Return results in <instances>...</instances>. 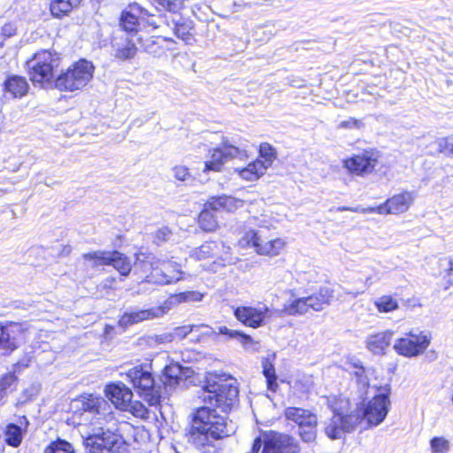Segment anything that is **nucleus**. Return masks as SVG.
Instances as JSON below:
<instances>
[{
    "mask_svg": "<svg viewBox=\"0 0 453 453\" xmlns=\"http://www.w3.org/2000/svg\"><path fill=\"white\" fill-rule=\"evenodd\" d=\"M379 391L367 403L355 407L342 395L327 396L326 406L333 415L323 422L325 434L331 440H337L357 427L369 429L380 425L390 410V388L386 385Z\"/></svg>",
    "mask_w": 453,
    "mask_h": 453,
    "instance_id": "nucleus-1",
    "label": "nucleus"
},
{
    "mask_svg": "<svg viewBox=\"0 0 453 453\" xmlns=\"http://www.w3.org/2000/svg\"><path fill=\"white\" fill-rule=\"evenodd\" d=\"M82 409L90 417V429L82 434L88 453H115L120 439L114 433L117 418L111 404L93 395L83 396Z\"/></svg>",
    "mask_w": 453,
    "mask_h": 453,
    "instance_id": "nucleus-2",
    "label": "nucleus"
},
{
    "mask_svg": "<svg viewBox=\"0 0 453 453\" xmlns=\"http://www.w3.org/2000/svg\"><path fill=\"white\" fill-rule=\"evenodd\" d=\"M233 424L211 406L198 408L189 430V441L205 453L215 452V441L230 435Z\"/></svg>",
    "mask_w": 453,
    "mask_h": 453,
    "instance_id": "nucleus-3",
    "label": "nucleus"
},
{
    "mask_svg": "<svg viewBox=\"0 0 453 453\" xmlns=\"http://www.w3.org/2000/svg\"><path fill=\"white\" fill-rule=\"evenodd\" d=\"M238 395L236 380L229 378L226 374L210 373L199 398L204 403L217 406L226 412L237 403Z\"/></svg>",
    "mask_w": 453,
    "mask_h": 453,
    "instance_id": "nucleus-4",
    "label": "nucleus"
},
{
    "mask_svg": "<svg viewBox=\"0 0 453 453\" xmlns=\"http://www.w3.org/2000/svg\"><path fill=\"white\" fill-rule=\"evenodd\" d=\"M95 66L92 62L80 59L62 72L54 81V87L60 91L82 90L92 81Z\"/></svg>",
    "mask_w": 453,
    "mask_h": 453,
    "instance_id": "nucleus-5",
    "label": "nucleus"
},
{
    "mask_svg": "<svg viewBox=\"0 0 453 453\" xmlns=\"http://www.w3.org/2000/svg\"><path fill=\"white\" fill-rule=\"evenodd\" d=\"M238 243L241 248H250L259 256L270 257L279 256L287 245L283 238L271 236L265 229L246 230L240 237Z\"/></svg>",
    "mask_w": 453,
    "mask_h": 453,
    "instance_id": "nucleus-6",
    "label": "nucleus"
},
{
    "mask_svg": "<svg viewBox=\"0 0 453 453\" xmlns=\"http://www.w3.org/2000/svg\"><path fill=\"white\" fill-rule=\"evenodd\" d=\"M60 58L58 53L42 50L27 62L30 80L41 85L50 84L53 71L58 67Z\"/></svg>",
    "mask_w": 453,
    "mask_h": 453,
    "instance_id": "nucleus-7",
    "label": "nucleus"
},
{
    "mask_svg": "<svg viewBox=\"0 0 453 453\" xmlns=\"http://www.w3.org/2000/svg\"><path fill=\"white\" fill-rule=\"evenodd\" d=\"M297 448L294 438L271 431L254 440L250 453H296Z\"/></svg>",
    "mask_w": 453,
    "mask_h": 453,
    "instance_id": "nucleus-8",
    "label": "nucleus"
},
{
    "mask_svg": "<svg viewBox=\"0 0 453 453\" xmlns=\"http://www.w3.org/2000/svg\"><path fill=\"white\" fill-rule=\"evenodd\" d=\"M432 336L428 332L411 329L395 341L394 349L405 357H416L425 353L431 343Z\"/></svg>",
    "mask_w": 453,
    "mask_h": 453,
    "instance_id": "nucleus-9",
    "label": "nucleus"
},
{
    "mask_svg": "<svg viewBox=\"0 0 453 453\" xmlns=\"http://www.w3.org/2000/svg\"><path fill=\"white\" fill-rule=\"evenodd\" d=\"M127 377L141 397L150 406L157 405L159 403V391L155 387L154 378L149 370L142 365H137L127 372Z\"/></svg>",
    "mask_w": 453,
    "mask_h": 453,
    "instance_id": "nucleus-10",
    "label": "nucleus"
},
{
    "mask_svg": "<svg viewBox=\"0 0 453 453\" xmlns=\"http://www.w3.org/2000/svg\"><path fill=\"white\" fill-rule=\"evenodd\" d=\"M285 417L298 425L299 434L305 442H312L317 437V416L309 410L288 407L285 411Z\"/></svg>",
    "mask_w": 453,
    "mask_h": 453,
    "instance_id": "nucleus-11",
    "label": "nucleus"
},
{
    "mask_svg": "<svg viewBox=\"0 0 453 453\" xmlns=\"http://www.w3.org/2000/svg\"><path fill=\"white\" fill-rule=\"evenodd\" d=\"M85 260L92 262V266L111 265L121 275L127 276L131 271V262L119 251H94L83 255Z\"/></svg>",
    "mask_w": 453,
    "mask_h": 453,
    "instance_id": "nucleus-12",
    "label": "nucleus"
},
{
    "mask_svg": "<svg viewBox=\"0 0 453 453\" xmlns=\"http://www.w3.org/2000/svg\"><path fill=\"white\" fill-rule=\"evenodd\" d=\"M181 274L180 265L177 263L157 258L150 273L146 275V282L171 284L180 280Z\"/></svg>",
    "mask_w": 453,
    "mask_h": 453,
    "instance_id": "nucleus-13",
    "label": "nucleus"
},
{
    "mask_svg": "<svg viewBox=\"0 0 453 453\" xmlns=\"http://www.w3.org/2000/svg\"><path fill=\"white\" fill-rule=\"evenodd\" d=\"M142 20L146 21L153 29L160 27V24L156 21L154 15L150 14L147 10L137 4L129 5L128 10L122 12L120 26L127 32H134L137 30Z\"/></svg>",
    "mask_w": 453,
    "mask_h": 453,
    "instance_id": "nucleus-14",
    "label": "nucleus"
},
{
    "mask_svg": "<svg viewBox=\"0 0 453 453\" xmlns=\"http://www.w3.org/2000/svg\"><path fill=\"white\" fill-rule=\"evenodd\" d=\"M235 319L246 326L258 328L266 324L271 317L270 308L263 304L262 306H238L234 311Z\"/></svg>",
    "mask_w": 453,
    "mask_h": 453,
    "instance_id": "nucleus-15",
    "label": "nucleus"
},
{
    "mask_svg": "<svg viewBox=\"0 0 453 453\" xmlns=\"http://www.w3.org/2000/svg\"><path fill=\"white\" fill-rule=\"evenodd\" d=\"M379 152L364 150L360 154L344 160L343 165L348 171L358 176H365L374 172L379 160Z\"/></svg>",
    "mask_w": 453,
    "mask_h": 453,
    "instance_id": "nucleus-16",
    "label": "nucleus"
},
{
    "mask_svg": "<svg viewBox=\"0 0 453 453\" xmlns=\"http://www.w3.org/2000/svg\"><path fill=\"white\" fill-rule=\"evenodd\" d=\"M21 327L15 323L0 322V355L12 353L18 348V337Z\"/></svg>",
    "mask_w": 453,
    "mask_h": 453,
    "instance_id": "nucleus-17",
    "label": "nucleus"
},
{
    "mask_svg": "<svg viewBox=\"0 0 453 453\" xmlns=\"http://www.w3.org/2000/svg\"><path fill=\"white\" fill-rule=\"evenodd\" d=\"M169 310H170L169 306L161 305V306L154 307V308L148 309V310H141V311H134L125 312L121 316L119 323L121 326L127 327V326H129L131 325H134V324L144 321V320L153 319L156 318H161Z\"/></svg>",
    "mask_w": 453,
    "mask_h": 453,
    "instance_id": "nucleus-18",
    "label": "nucleus"
},
{
    "mask_svg": "<svg viewBox=\"0 0 453 453\" xmlns=\"http://www.w3.org/2000/svg\"><path fill=\"white\" fill-rule=\"evenodd\" d=\"M414 194L412 192L404 191L403 193L393 196L384 203L380 204L382 214H401L405 212L414 201Z\"/></svg>",
    "mask_w": 453,
    "mask_h": 453,
    "instance_id": "nucleus-19",
    "label": "nucleus"
},
{
    "mask_svg": "<svg viewBox=\"0 0 453 453\" xmlns=\"http://www.w3.org/2000/svg\"><path fill=\"white\" fill-rule=\"evenodd\" d=\"M105 394L111 402L119 410H127L130 405V401L133 397V393L123 383H114L106 386Z\"/></svg>",
    "mask_w": 453,
    "mask_h": 453,
    "instance_id": "nucleus-20",
    "label": "nucleus"
},
{
    "mask_svg": "<svg viewBox=\"0 0 453 453\" xmlns=\"http://www.w3.org/2000/svg\"><path fill=\"white\" fill-rule=\"evenodd\" d=\"M243 204L244 202L242 200L224 195L217 197H211L207 201L206 208H210L212 211L234 212L239 208H242Z\"/></svg>",
    "mask_w": 453,
    "mask_h": 453,
    "instance_id": "nucleus-21",
    "label": "nucleus"
},
{
    "mask_svg": "<svg viewBox=\"0 0 453 453\" xmlns=\"http://www.w3.org/2000/svg\"><path fill=\"white\" fill-rule=\"evenodd\" d=\"M189 369L179 364H172L165 368L163 382L166 388L173 389L184 379L189 376Z\"/></svg>",
    "mask_w": 453,
    "mask_h": 453,
    "instance_id": "nucleus-22",
    "label": "nucleus"
},
{
    "mask_svg": "<svg viewBox=\"0 0 453 453\" xmlns=\"http://www.w3.org/2000/svg\"><path fill=\"white\" fill-rule=\"evenodd\" d=\"M393 334L392 331L388 330L369 335L366 340V346L372 353L382 354L389 346Z\"/></svg>",
    "mask_w": 453,
    "mask_h": 453,
    "instance_id": "nucleus-23",
    "label": "nucleus"
},
{
    "mask_svg": "<svg viewBox=\"0 0 453 453\" xmlns=\"http://www.w3.org/2000/svg\"><path fill=\"white\" fill-rule=\"evenodd\" d=\"M332 297L333 290L328 287H322L318 292L306 296V299L311 310L319 311L330 303Z\"/></svg>",
    "mask_w": 453,
    "mask_h": 453,
    "instance_id": "nucleus-24",
    "label": "nucleus"
},
{
    "mask_svg": "<svg viewBox=\"0 0 453 453\" xmlns=\"http://www.w3.org/2000/svg\"><path fill=\"white\" fill-rule=\"evenodd\" d=\"M264 165L257 159L243 168H234V172L245 181H256L265 173Z\"/></svg>",
    "mask_w": 453,
    "mask_h": 453,
    "instance_id": "nucleus-25",
    "label": "nucleus"
},
{
    "mask_svg": "<svg viewBox=\"0 0 453 453\" xmlns=\"http://www.w3.org/2000/svg\"><path fill=\"white\" fill-rule=\"evenodd\" d=\"M4 90L12 97H22L28 90V83L24 77L14 75L5 81Z\"/></svg>",
    "mask_w": 453,
    "mask_h": 453,
    "instance_id": "nucleus-26",
    "label": "nucleus"
},
{
    "mask_svg": "<svg viewBox=\"0 0 453 453\" xmlns=\"http://www.w3.org/2000/svg\"><path fill=\"white\" fill-rule=\"evenodd\" d=\"M226 162L227 161L225 158L220 147L211 149L209 150V158L204 162L203 173H208L209 172H220Z\"/></svg>",
    "mask_w": 453,
    "mask_h": 453,
    "instance_id": "nucleus-27",
    "label": "nucleus"
},
{
    "mask_svg": "<svg viewBox=\"0 0 453 453\" xmlns=\"http://www.w3.org/2000/svg\"><path fill=\"white\" fill-rule=\"evenodd\" d=\"M220 149L222 150L226 161L234 158L243 160L249 157L247 145L245 144L240 143L238 146H236L231 143L229 141L225 140L222 142Z\"/></svg>",
    "mask_w": 453,
    "mask_h": 453,
    "instance_id": "nucleus-28",
    "label": "nucleus"
},
{
    "mask_svg": "<svg viewBox=\"0 0 453 453\" xmlns=\"http://www.w3.org/2000/svg\"><path fill=\"white\" fill-rule=\"evenodd\" d=\"M311 310L306 297H299L289 300L283 305L282 311L288 316H302Z\"/></svg>",
    "mask_w": 453,
    "mask_h": 453,
    "instance_id": "nucleus-29",
    "label": "nucleus"
},
{
    "mask_svg": "<svg viewBox=\"0 0 453 453\" xmlns=\"http://www.w3.org/2000/svg\"><path fill=\"white\" fill-rule=\"evenodd\" d=\"M157 257L151 253H137L135 255L134 270L141 273L142 276L149 275L154 265H156Z\"/></svg>",
    "mask_w": 453,
    "mask_h": 453,
    "instance_id": "nucleus-30",
    "label": "nucleus"
},
{
    "mask_svg": "<svg viewBox=\"0 0 453 453\" xmlns=\"http://www.w3.org/2000/svg\"><path fill=\"white\" fill-rule=\"evenodd\" d=\"M81 0H52L50 12L53 16L60 18L68 14L73 8L81 4Z\"/></svg>",
    "mask_w": 453,
    "mask_h": 453,
    "instance_id": "nucleus-31",
    "label": "nucleus"
},
{
    "mask_svg": "<svg viewBox=\"0 0 453 453\" xmlns=\"http://www.w3.org/2000/svg\"><path fill=\"white\" fill-rule=\"evenodd\" d=\"M203 297V294L198 291H186L171 296L166 302H165L163 306H169L171 308L172 304L198 302L201 301Z\"/></svg>",
    "mask_w": 453,
    "mask_h": 453,
    "instance_id": "nucleus-32",
    "label": "nucleus"
},
{
    "mask_svg": "<svg viewBox=\"0 0 453 453\" xmlns=\"http://www.w3.org/2000/svg\"><path fill=\"white\" fill-rule=\"evenodd\" d=\"M373 303L380 313L392 312L399 308L398 300L389 295L377 297Z\"/></svg>",
    "mask_w": 453,
    "mask_h": 453,
    "instance_id": "nucleus-33",
    "label": "nucleus"
},
{
    "mask_svg": "<svg viewBox=\"0 0 453 453\" xmlns=\"http://www.w3.org/2000/svg\"><path fill=\"white\" fill-rule=\"evenodd\" d=\"M210 208H206L204 204V210L201 211L198 218V224L200 227L208 232L215 231L218 228V222L214 215L210 211Z\"/></svg>",
    "mask_w": 453,
    "mask_h": 453,
    "instance_id": "nucleus-34",
    "label": "nucleus"
},
{
    "mask_svg": "<svg viewBox=\"0 0 453 453\" xmlns=\"http://www.w3.org/2000/svg\"><path fill=\"white\" fill-rule=\"evenodd\" d=\"M137 51V48L134 42L126 39L122 43H117L115 50V57L125 60L133 58Z\"/></svg>",
    "mask_w": 453,
    "mask_h": 453,
    "instance_id": "nucleus-35",
    "label": "nucleus"
},
{
    "mask_svg": "<svg viewBox=\"0 0 453 453\" xmlns=\"http://www.w3.org/2000/svg\"><path fill=\"white\" fill-rule=\"evenodd\" d=\"M157 11L177 13L184 7V0H150Z\"/></svg>",
    "mask_w": 453,
    "mask_h": 453,
    "instance_id": "nucleus-36",
    "label": "nucleus"
},
{
    "mask_svg": "<svg viewBox=\"0 0 453 453\" xmlns=\"http://www.w3.org/2000/svg\"><path fill=\"white\" fill-rule=\"evenodd\" d=\"M4 441L12 447H18L22 441L21 427L14 424H9L5 428Z\"/></svg>",
    "mask_w": 453,
    "mask_h": 453,
    "instance_id": "nucleus-37",
    "label": "nucleus"
},
{
    "mask_svg": "<svg viewBox=\"0 0 453 453\" xmlns=\"http://www.w3.org/2000/svg\"><path fill=\"white\" fill-rule=\"evenodd\" d=\"M259 155L260 158H257V160L260 161L266 170L272 165L273 162L276 158V152L274 149L267 142H264L260 145Z\"/></svg>",
    "mask_w": 453,
    "mask_h": 453,
    "instance_id": "nucleus-38",
    "label": "nucleus"
},
{
    "mask_svg": "<svg viewBox=\"0 0 453 453\" xmlns=\"http://www.w3.org/2000/svg\"><path fill=\"white\" fill-rule=\"evenodd\" d=\"M263 373L264 376L266 378L268 389L273 392H275L278 388V383L273 365L268 361H264Z\"/></svg>",
    "mask_w": 453,
    "mask_h": 453,
    "instance_id": "nucleus-39",
    "label": "nucleus"
},
{
    "mask_svg": "<svg viewBox=\"0 0 453 453\" xmlns=\"http://www.w3.org/2000/svg\"><path fill=\"white\" fill-rule=\"evenodd\" d=\"M431 453H449L450 450V442L443 436H434L430 441Z\"/></svg>",
    "mask_w": 453,
    "mask_h": 453,
    "instance_id": "nucleus-40",
    "label": "nucleus"
},
{
    "mask_svg": "<svg viewBox=\"0 0 453 453\" xmlns=\"http://www.w3.org/2000/svg\"><path fill=\"white\" fill-rule=\"evenodd\" d=\"M44 453H74V449L68 441L57 440L46 447Z\"/></svg>",
    "mask_w": 453,
    "mask_h": 453,
    "instance_id": "nucleus-41",
    "label": "nucleus"
},
{
    "mask_svg": "<svg viewBox=\"0 0 453 453\" xmlns=\"http://www.w3.org/2000/svg\"><path fill=\"white\" fill-rule=\"evenodd\" d=\"M217 245L215 242H204L199 248L193 250L192 256L196 259H205L215 255Z\"/></svg>",
    "mask_w": 453,
    "mask_h": 453,
    "instance_id": "nucleus-42",
    "label": "nucleus"
},
{
    "mask_svg": "<svg viewBox=\"0 0 453 453\" xmlns=\"http://www.w3.org/2000/svg\"><path fill=\"white\" fill-rule=\"evenodd\" d=\"M130 411L134 417L145 419L148 418L149 412L146 407L139 401L132 402L130 401V405L127 410Z\"/></svg>",
    "mask_w": 453,
    "mask_h": 453,
    "instance_id": "nucleus-43",
    "label": "nucleus"
},
{
    "mask_svg": "<svg viewBox=\"0 0 453 453\" xmlns=\"http://www.w3.org/2000/svg\"><path fill=\"white\" fill-rule=\"evenodd\" d=\"M16 381V377L12 373L5 374L0 380V402L4 399L8 389H12V387Z\"/></svg>",
    "mask_w": 453,
    "mask_h": 453,
    "instance_id": "nucleus-44",
    "label": "nucleus"
},
{
    "mask_svg": "<svg viewBox=\"0 0 453 453\" xmlns=\"http://www.w3.org/2000/svg\"><path fill=\"white\" fill-rule=\"evenodd\" d=\"M191 26L188 23L174 22L173 31L177 37L188 41L190 37Z\"/></svg>",
    "mask_w": 453,
    "mask_h": 453,
    "instance_id": "nucleus-45",
    "label": "nucleus"
},
{
    "mask_svg": "<svg viewBox=\"0 0 453 453\" xmlns=\"http://www.w3.org/2000/svg\"><path fill=\"white\" fill-rule=\"evenodd\" d=\"M174 178L180 181H188L191 179L189 169L182 165H177L172 169Z\"/></svg>",
    "mask_w": 453,
    "mask_h": 453,
    "instance_id": "nucleus-46",
    "label": "nucleus"
},
{
    "mask_svg": "<svg viewBox=\"0 0 453 453\" xmlns=\"http://www.w3.org/2000/svg\"><path fill=\"white\" fill-rule=\"evenodd\" d=\"M441 153L449 152L453 154V136L440 138L436 141Z\"/></svg>",
    "mask_w": 453,
    "mask_h": 453,
    "instance_id": "nucleus-47",
    "label": "nucleus"
},
{
    "mask_svg": "<svg viewBox=\"0 0 453 453\" xmlns=\"http://www.w3.org/2000/svg\"><path fill=\"white\" fill-rule=\"evenodd\" d=\"M235 340H237L242 345V347L247 349L254 347V345L257 343L252 339L250 335L245 334L242 332H239V335H237Z\"/></svg>",
    "mask_w": 453,
    "mask_h": 453,
    "instance_id": "nucleus-48",
    "label": "nucleus"
},
{
    "mask_svg": "<svg viewBox=\"0 0 453 453\" xmlns=\"http://www.w3.org/2000/svg\"><path fill=\"white\" fill-rule=\"evenodd\" d=\"M340 127L342 128H357L360 129L364 127V123L359 120L356 119L354 118H349L347 120L342 121L339 125Z\"/></svg>",
    "mask_w": 453,
    "mask_h": 453,
    "instance_id": "nucleus-49",
    "label": "nucleus"
},
{
    "mask_svg": "<svg viewBox=\"0 0 453 453\" xmlns=\"http://www.w3.org/2000/svg\"><path fill=\"white\" fill-rule=\"evenodd\" d=\"M354 375L359 384H361L363 387L368 386V379L365 375V371L363 366H356Z\"/></svg>",
    "mask_w": 453,
    "mask_h": 453,
    "instance_id": "nucleus-50",
    "label": "nucleus"
},
{
    "mask_svg": "<svg viewBox=\"0 0 453 453\" xmlns=\"http://www.w3.org/2000/svg\"><path fill=\"white\" fill-rule=\"evenodd\" d=\"M350 211L358 212V213H362V214H366V213L382 214V208L380 207V205H379L377 207H366V208L358 206V207H353V209H350Z\"/></svg>",
    "mask_w": 453,
    "mask_h": 453,
    "instance_id": "nucleus-51",
    "label": "nucleus"
},
{
    "mask_svg": "<svg viewBox=\"0 0 453 453\" xmlns=\"http://www.w3.org/2000/svg\"><path fill=\"white\" fill-rule=\"evenodd\" d=\"M172 232L168 227H162L156 232V240L157 242H165L169 239Z\"/></svg>",
    "mask_w": 453,
    "mask_h": 453,
    "instance_id": "nucleus-52",
    "label": "nucleus"
},
{
    "mask_svg": "<svg viewBox=\"0 0 453 453\" xmlns=\"http://www.w3.org/2000/svg\"><path fill=\"white\" fill-rule=\"evenodd\" d=\"M218 332L220 334L226 335L230 339H235L237 335H239L240 331L229 329L226 326H220L218 328Z\"/></svg>",
    "mask_w": 453,
    "mask_h": 453,
    "instance_id": "nucleus-53",
    "label": "nucleus"
},
{
    "mask_svg": "<svg viewBox=\"0 0 453 453\" xmlns=\"http://www.w3.org/2000/svg\"><path fill=\"white\" fill-rule=\"evenodd\" d=\"M192 327H193L192 326H181V327H177L175 329V334L181 336V337H185L192 331Z\"/></svg>",
    "mask_w": 453,
    "mask_h": 453,
    "instance_id": "nucleus-54",
    "label": "nucleus"
},
{
    "mask_svg": "<svg viewBox=\"0 0 453 453\" xmlns=\"http://www.w3.org/2000/svg\"><path fill=\"white\" fill-rule=\"evenodd\" d=\"M16 29L12 25H5L2 28V34L4 36L10 37L15 34Z\"/></svg>",
    "mask_w": 453,
    "mask_h": 453,
    "instance_id": "nucleus-55",
    "label": "nucleus"
},
{
    "mask_svg": "<svg viewBox=\"0 0 453 453\" xmlns=\"http://www.w3.org/2000/svg\"><path fill=\"white\" fill-rule=\"evenodd\" d=\"M173 339V336L171 334H164L157 336V341L158 342H171Z\"/></svg>",
    "mask_w": 453,
    "mask_h": 453,
    "instance_id": "nucleus-56",
    "label": "nucleus"
},
{
    "mask_svg": "<svg viewBox=\"0 0 453 453\" xmlns=\"http://www.w3.org/2000/svg\"><path fill=\"white\" fill-rule=\"evenodd\" d=\"M303 390H309L310 388L312 386V380L311 376L304 375L303 376Z\"/></svg>",
    "mask_w": 453,
    "mask_h": 453,
    "instance_id": "nucleus-57",
    "label": "nucleus"
},
{
    "mask_svg": "<svg viewBox=\"0 0 453 453\" xmlns=\"http://www.w3.org/2000/svg\"><path fill=\"white\" fill-rule=\"evenodd\" d=\"M448 274L449 276L453 275V261L449 263V267L448 269Z\"/></svg>",
    "mask_w": 453,
    "mask_h": 453,
    "instance_id": "nucleus-58",
    "label": "nucleus"
},
{
    "mask_svg": "<svg viewBox=\"0 0 453 453\" xmlns=\"http://www.w3.org/2000/svg\"><path fill=\"white\" fill-rule=\"evenodd\" d=\"M350 209H353V207H345V206H342V207H338V208H337V211H350Z\"/></svg>",
    "mask_w": 453,
    "mask_h": 453,
    "instance_id": "nucleus-59",
    "label": "nucleus"
}]
</instances>
